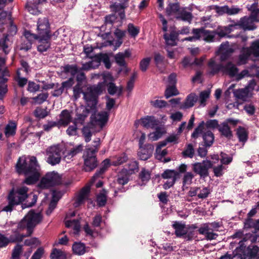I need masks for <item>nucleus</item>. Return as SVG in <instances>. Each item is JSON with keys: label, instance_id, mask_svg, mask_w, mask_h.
Instances as JSON below:
<instances>
[{"label": "nucleus", "instance_id": "1", "mask_svg": "<svg viewBox=\"0 0 259 259\" xmlns=\"http://www.w3.org/2000/svg\"><path fill=\"white\" fill-rule=\"evenodd\" d=\"M104 81L99 82L97 85H94L88 88L87 92H83L82 85L80 83H77L73 89V98L74 101H76L80 95H83V99L86 102L88 106H91L95 107L97 104V96L100 95L105 89V82L108 79L111 78V75L110 73H104L102 75Z\"/></svg>", "mask_w": 259, "mask_h": 259}, {"label": "nucleus", "instance_id": "2", "mask_svg": "<svg viewBox=\"0 0 259 259\" xmlns=\"http://www.w3.org/2000/svg\"><path fill=\"white\" fill-rule=\"evenodd\" d=\"M16 169L19 174H24L27 177L23 183L33 184L39 178V166L35 157H30L28 160L25 156L20 157L16 165Z\"/></svg>", "mask_w": 259, "mask_h": 259}, {"label": "nucleus", "instance_id": "3", "mask_svg": "<svg viewBox=\"0 0 259 259\" xmlns=\"http://www.w3.org/2000/svg\"><path fill=\"white\" fill-rule=\"evenodd\" d=\"M29 196V188L25 186L13 187L8 192L7 196L8 204L1 206V211L11 212L15 206L25 201Z\"/></svg>", "mask_w": 259, "mask_h": 259}, {"label": "nucleus", "instance_id": "4", "mask_svg": "<svg viewBox=\"0 0 259 259\" xmlns=\"http://www.w3.org/2000/svg\"><path fill=\"white\" fill-rule=\"evenodd\" d=\"M41 219L40 213H35L34 211L31 210L18 224V228H26L28 235H30L33 232V228L41 221Z\"/></svg>", "mask_w": 259, "mask_h": 259}, {"label": "nucleus", "instance_id": "5", "mask_svg": "<svg viewBox=\"0 0 259 259\" xmlns=\"http://www.w3.org/2000/svg\"><path fill=\"white\" fill-rule=\"evenodd\" d=\"M64 147L58 144L53 145L46 150L47 162L51 165L59 164L61 160Z\"/></svg>", "mask_w": 259, "mask_h": 259}, {"label": "nucleus", "instance_id": "6", "mask_svg": "<svg viewBox=\"0 0 259 259\" xmlns=\"http://www.w3.org/2000/svg\"><path fill=\"white\" fill-rule=\"evenodd\" d=\"M61 177L54 171L49 172L41 179L38 186L41 188H47L59 184L61 182Z\"/></svg>", "mask_w": 259, "mask_h": 259}, {"label": "nucleus", "instance_id": "7", "mask_svg": "<svg viewBox=\"0 0 259 259\" xmlns=\"http://www.w3.org/2000/svg\"><path fill=\"white\" fill-rule=\"evenodd\" d=\"M84 170L86 171H92L98 165V162L96 153L93 150L86 149L83 155Z\"/></svg>", "mask_w": 259, "mask_h": 259}, {"label": "nucleus", "instance_id": "8", "mask_svg": "<svg viewBox=\"0 0 259 259\" xmlns=\"http://www.w3.org/2000/svg\"><path fill=\"white\" fill-rule=\"evenodd\" d=\"M6 60L0 57V99H2L8 92V87L6 84L8 77L10 76L8 70L6 69L2 70L1 67L5 64Z\"/></svg>", "mask_w": 259, "mask_h": 259}, {"label": "nucleus", "instance_id": "9", "mask_svg": "<svg viewBox=\"0 0 259 259\" xmlns=\"http://www.w3.org/2000/svg\"><path fill=\"white\" fill-rule=\"evenodd\" d=\"M212 164L210 160H203L201 162H195L192 164L193 170L200 177L205 178L208 175V169Z\"/></svg>", "mask_w": 259, "mask_h": 259}, {"label": "nucleus", "instance_id": "10", "mask_svg": "<svg viewBox=\"0 0 259 259\" xmlns=\"http://www.w3.org/2000/svg\"><path fill=\"white\" fill-rule=\"evenodd\" d=\"M37 34L35 36L51 37L50 23L47 18H39L37 24Z\"/></svg>", "mask_w": 259, "mask_h": 259}, {"label": "nucleus", "instance_id": "11", "mask_svg": "<svg viewBox=\"0 0 259 259\" xmlns=\"http://www.w3.org/2000/svg\"><path fill=\"white\" fill-rule=\"evenodd\" d=\"M199 40H203L207 42H213L216 40L214 31H210L204 28H197Z\"/></svg>", "mask_w": 259, "mask_h": 259}, {"label": "nucleus", "instance_id": "12", "mask_svg": "<svg viewBox=\"0 0 259 259\" xmlns=\"http://www.w3.org/2000/svg\"><path fill=\"white\" fill-rule=\"evenodd\" d=\"M255 21L250 17L245 16L241 18L239 21L234 24V26H239L243 29L246 30H253L255 29L256 26L254 23Z\"/></svg>", "mask_w": 259, "mask_h": 259}, {"label": "nucleus", "instance_id": "13", "mask_svg": "<svg viewBox=\"0 0 259 259\" xmlns=\"http://www.w3.org/2000/svg\"><path fill=\"white\" fill-rule=\"evenodd\" d=\"M10 23L8 34L5 36L4 40L0 41V48L3 50L5 54H8L9 52L8 46L6 44L7 40H9L8 36L15 35L17 31V27L15 25L13 24L12 20H10Z\"/></svg>", "mask_w": 259, "mask_h": 259}, {"label": "nucleus", "instance_id": "14", "mask_svg": "<svg viewBox=\"0 0 259 259\" xmlns=\"http://www.w3.org/2000/svg\"><path fill=\"white\" fill-rule=\"evenodd\" d=\"M90 192V186L86 185L80 191L78 195L75 199L74 202V206L75 207H78L83 203L88 198Z\"/></svg>", "mask_w": 259, "mask_h": 259}, {"label": "nucleus", "instance_id": "15", "mask_svg": "<svg viewBox=\"0 0 259 259\" xmlns=\"http://www.w3.org/2000/svg\"><path fill=\"white\" fill-rule=\"evenodd\" d=\"M108 116V113L107 112L102 111L92 115L91 116L92 121L102 128L107 122Z\"/></svg>", "mask_w": 259, "mask_h": 259}, {"label": "nucleus", "instance_id": "16", "mask_svg": "<svg viewBox=\"0 0 259 259\" xmlns=\"http://www.w3.org/2000/svg\"><path fill=\"white\" fill-rule=\"evenodd\" d=\"M223 65L222 64L217 63L214 58H211L208 62L207 74L213 76L220 71L223 72Z\"/></svg>", "mask_w": 259, "mask_h": 259}, {"label": "nucleus", "instance_id": "17", "mask_svg": "<svg viewBox=\"0 0 259 259\" xmlns=\"http://www.w3.org/2000/svg\"><path fill=\"white\" fill-rule=\"evenodd\" d=\"M75 215V212L68 213L65 219V224L66 227L72 228L73 230V234H78L80 230V222L78 220H68L69 217H74Z\"/></svg>", "mask_w": 259, "mask_h": 259}, {"label": "nucleus", "instance_id": "18", "mask_svg": "<svg viewBox=\"0 0 259 259\" xmlns=\"http://www.w3.org/2000/svg\"><path fill=\"white\" fill-rule=\"evenodd\" d=\"M141 125L146 128H155L159 125V121L153 116H146L140 119Z\"/></svg>", "mask_w": 259, "mask_h": 259}, {"label": "nucleus", "instance_id": "19", "mask_svg": "<svg viewBox=\"0 0 259 259\" xmlns=\"http://www.w3.org/2000/svg\"><path fill=\"white\" fill-rule=\"evenodd\" d=\"M220 52L221 53L220 60L221 61H224L231 57L234 52V49L229 46L228 42H226L221 45Z\"/></svg>", "mask_w": 259, "mask_h": 259}, {"label": "nucleus", "instance_id": "20", "mask_svg": "<svg viewBox=\"0 0 259 259\" xmlns=\"http://www.w3.org/2000/svg\"><path fill=\"white\" fill-rule=\"evenodd\" d=\"M76 117L74 119L73 123L83 124L88 116L90 112L89 110L83 106H81L76 109Z\"/></svg>", "mask_w": 259, "mask_h": 259}, {"label": "nucleus", "instance_id": "21", "mask_svg": "<svg viewBox=\"0 0 259 259\" xmlns=\"http://www.w3.org/2000/svg\"><path fill=\"white\" fill-rule=\"evenodd\" d=\"M83 149V146L81 144H79L70 150H67L63 149V156L64 159L68 162V160H71V159L78 153L81 152Z\"/></svg>", "mask_w": 259, "mask_h": 259}, {"label": "nucleus", "instance_id": "22", "mask_svg": "<svg viewBox=\"0 0 259 259\" xmlns=\"http://www.w3.org/2000/svg\"><path fill=\"white\" fill-rule=\"evenodd\" d=\"M38 40L37 51L40 53H43L48 51L50 48L51 37L35 36Z\"/></svg>", "mask_w": 259, "mask_h": 259}, {"label": "nucleus", "instance_id": "23", "mask_svg": "<svg viewBox=\"0 0 259 259\" xmlns=\"http://www.w3.org/2000/svg\"><path fill=\"white\" fill-rule=\"evenodd\" d=\"M23 229H19L18 228V225L17 226V229H13L12 230V234L8 238L10 240V243L21 242L24 237L29 236V235H28L27 231V234L25 235L20 233V231Z\"/></svg>", "mask_w": 259, "mask_h": 259}, {"label": "nucleus", "instance_id": "24", "mask_svg": "<svg viewBox=\"0 0 259 259\" xmlns=\"http://www.w3.org/2000/svg\"><path fill=\"white\" fill-rule=\"evenodd\" d=\"M128 0H121L119 3H114L111 7L116 12H119L120 17L123 19L125 17L124 9L128 6Z\"/></svg>", "mask_w": 259, "mask_h": 259}, {"label": "nucleus", "instance_id": "25", "mask_svg": "<svg viewBox=\"0 0 259 259\" xmlns=\"http://www.w3.org/2000/svg\"><path fill=\"white\" fill-rule=\"evenodd\" d=\"M198 100L197 96L194 93H191L187 96L184 103L180 106L181 109H187L192 107Z\"/></svg>", "mask_w": 259, "mask_h": 259}, {"label": "nucleus", "instance_id": "26", "mask_svg": "<svg viewBox=\"0 0 259 259\" xmlns=\"http://www.w3.org/2000/svg\"><path fill=\"white\" fill-rule=\"evenodd\" d=\"M235 27L234 24H231L228 26L219 27L214 31L215 33V37L218 35L220 37H227L229 38L233 37L234 35H229V34L233 30V28Z\"/></svg>", "mask_w": 259, "mask_h": 259}, {"label": "nucleus", "instance_id": "27", "mask_svg": "<svg viewBox=\"0 0 259 259\" xmlns=\"http://www.w3.org/2000/svg\"><path fill=\"white\" fill-rule=\"evenodd\" d=\"M175 18L178 20L190 23L193 19V15L186 8H182L179 10V13L175 16Z\"/></svg>", "mask_w": 259, "mask_h": 259}, {"label": "nucleus", "instance_id": "28", "mask_svg": "<svg viewBox=\"0 0 259 259\" xmlns=\"http://www.w3.org/2000/svg\"><path fill=\"white\" fill-rule=\"evenodd\" d=\"M72 119L70 112L67 110H63L60 114L58 123L59 125L66 126L71 122Z\"/></svg>", "mask_w": 259, "mask_h": 259}, {"label": "nucleus", "instance_id": "29", "mask_svg": "<svg viewBox=\"0 0 259 259\" xmlns=\"http://www.w3.org/2000/svg\"><path fill=\"white\" fill-rule=\"evenodd\" d=\"M238 71L236 66L231 62H229L223 66V72L228 74L230 77L236 76Z\"/></svg>", "mask_w": 259, "mask_h": 259}, {"label": "nucleus", "instance_id": "30", "mask_svg": "<svg viewBox=\"0 0 259 259\" xmlns=\"http://www.w3.org/2000/svg\"><path fill=\"white\" fill-rule=\"evenodd\" d=\"M101 60V58L99 56H95L94 58L92 59L91 61L83 63L81 69L85 70L95 69L100 65Z\"/></svg>", "mask_w": 259, "mask_h": 259}, {"label": "nucleus", "instance_id": "31", "mask_svg": "<svg viewBox=\"0 0 259 259\" xmlns=\"http://www.w3.org/2000/svg\"><path fill=\"white\" fill-rule=\"evenodd\" d=\"M233 94L237 99L246 101L249 97L248 87L235 90L233 92Z\"/></svg>", "mask_w": 259, "mask_h": 259}, {"label": "nucleus", "instance_id": "32", "mask_svg": "<svg viewBox=\"0 0 259 259\" xmlns=\"http://www.w3.org/2000/svg\"><path fill=\"white\" fill-rule=\"evenodd\" d=\"M250 55L251 54L248 48H243L238 56V59L237 62V65H241L246 64Z\"/></svg>", "mask_w": 259, "mask_h": 259}, {"label": "nucleus", "instance_id": "33", "mask_svg": "<svg viewBox=\"0 0 259 259\" xmlns=\"http://www.w3.org/2000/svg\"><path fill=\"white\" fill-rule=\"evenodd\" d=\"M172 227L175 229V234L178 237H182L184 235H186L187 233V230L184 224L175 222L172 224Z\"/></svg>", "mask_w": 259, "mask_h": 259}, {"label": "nucleus", "instance_id": "34", "mask_svg": "<svg viewBox=\"0 0 259 259\" xmlns=\"http://www.w3.org/2000/svg\"><path fill=\"white\" fill-rule=\"evenodd\" d=\"M111 158L112 165L114 166H118L121 165L126 162L128 159L127 156L124 153H122L121 154L117 155L115 157H112Z\"/></svg>", "mask_w": 259, "mask_h": 259}, {"label": "nucleus", "instance_id": "35", "mask_svg": "<svg viewBox=\"0 0 259 259\" xmlns=\"http://www.w3.org/2000/svg\"><path fill=\"white\" fill-rule=\"evenodd\" d=\"M16 123L13 121H10L5 127V135L6 137L8 138L14 136L16 134Z\"/></svg>", "mask_w": 259, "mask_h": 259}, {"label": "nucleus", "instance_id": "36", "mask_svg": "<svg viewBox=\"0 0 259 259\" xmlns=\"http://www.w3.org/2000/svg\"><path fill=\"white\" fill-rule=\"evenodd\" d=\"M111 160L110 159H105L102 163V167L100 168V170L97 171L95 175L93 176L92 180L95 181V180L99 177L101 175H102L107 169V168L110 165H112Z\"/></svg>", "mask_w": 259, "mask_h": 259}, {"label": "nucleus", "instance_id": "37", "mask_svg": "<svg viewBox=\"0 0 259 259\" xmlns=\"http://www.w3.org/2000/svg\"><path fill=\"white\" fill-rule=\"evenodd\" d=\"M237 137L240 142L244 144L248 139V132L244 127L239 126L236 131Z\"/></svg>", "mask_w": 259, "mask_h": 259}, {"label": "nucleus", "instance_id": "38", "mask_svg": "<svg viewBox=\"0 0 259 259\" xmlns=\"http://www.w3.org/2000/svg\"><path fill=\"white\" fill-rule=\"evenodd\" d=\"M51 259H66V253L60 249L54 248L50 254Z\"/></svg>", "mask_w": 259, "mask_h": 259}, {"label": "nucleus", "instance_id": "39", "mask_svg": "<svg viewBox=\"0 0 259 259\" xmlns=\"http://www.w3.org/2000/svg\"><path fill=\"white\" fill-rule=\"evenodd\" d=\"M181 9L178 3L169 4L166 8V13L168 15H174L176 16Z\"/></svg>", "mask_w": 259, "mask_h": 259}, {"label": "nucleus", "instance_id": "40", "mask_svg": "<svg viewBox=\"0 0 259 259\" xmlns=\"http://www.w3.org/2000/svg\"><path fill=\"white\" fill-rule=\"evenodd\" d=\"M72 250L74 253L79 255H82L85 252L84 245L80 242L74 243L72 245Z\"/></svg>", "mask_w": 259, "mask_h": 259}, {"label": "nucleus", "instance_id": "41", "mask_svg": "<svg viewBox=\"0 0 259 259\" xmlns=\"http://www.w3.org/2000/svg\"><path fill=\"white\" fill-rule=\"evenodd\" d=\"M177 37V35L174 32L171 33L169 35H168L166 33L164 34V38L167 46H176Z\"/></svg>", "mask_w": 259, "mask_h": 259}, {"label": "nucleus", "instance_id": "42", "mask_svg": "<svg viewBox=\"0 0 259 259\" xmlns=\"http://www.w3.org/2000/svg\"><path fill=\"white\" fill-rule=\"evenodd\" d=\"M219 130L222 135L228 138H230L232 136L230 128L226 123L221 124Z\"/></svg>", "mask_w": 259, "mask_h": 259}, {"label": "nucleus", "instance_id": "43", "mask_svg": "<svg viewBox=\"0 0 259 259\" xmlns=\"http://www.w3.org/2000/svg\"><path fill=\"white\" fill-rule=\"evenodd\" d=\"M203 139L205 145L207 147H210L213 142L214 136L212 133L208 131L203 134Z\"/></svg>", "mask_w": 259, "mask_h": 259}, {"label": "nucleus", "instance_id": "44", "mask_svg": "<svg viewBox=\"0 0 259 259\" xmlns=\"http://www.w3.org/2000/svg\"><path fill=\"white\" fill-rule=\"evenodd\" d=\"M152 150H147L140 147V150L138 151V155L140 159L146 160L149 158L151 156Z\"/></svg>", "mask_w": 259, "mask_h": 259}, {"label": "nucleus", "instance_id": "45", "mask_svg": "<svg viewBox=\"0 0 259 259\" xmlns=\"http://www.w3.org/2000/svg\"><path fill=\"white\" fill-rule=\"evenodd\" d=\"M247 48L251 55L254 57H259V39L252 42L251 46Z\"/></svg>", "mask_w": 259, "mask_h": 259}, {"label": "nucleus", "instance_id": "46", "mask_svg": "<svg viewBox=\"0 0 259 259\" xmlns=\"http://www.w3.org/2000/svg\"><path fill=\"white\" fill-rule=\"evenodd\" d=\"M194 149L191 144H188L182 154L184 158H192L194 155Z\"/></svg>", "mask_w": 259, "mask_h": 259}, {"label": "nucleus", "instance_id": "47", "mask_svg": "<svg viewBox=\"0 0 259 259\" xmlns=\"http://www.w3.org/2000/svg\"><path fill=\"white\" fill-rule=\"evenodd\" d=\"M129 181L128 175L125 171H122L118 176L117 182L119 185H124Z\"/></svg>", "mask_w": 259, "mask_h": 259}, {"label": "nucleus", "instance_id": "48", "mask_svg": "<svg viewBox=\"0 0 259 259\" xmlns=\"http://www.w3.org/2000/svg\"><path fill=\"white\" fill-rule=\"evenodd\" d=\"M198 198L205 199L207 198L211 193V190L208 187H199Z\"/></svg>", "mask_w": 259, "mask_h": 259}, {"label": "nucleus", "instance_id": "49", "mask_svg": "<svg viewBox=\"0 0 259 259\" xmlns=\"http://www.w3.org/2000/svg\"><path fill=\"white\" fill-rule=\"evenodd\" d=\"M63 71L74 76L78 72V67L76 65H67L63 67Z\"/></svg>", "mask_w": 259, "mask_h": 259}, {"label": "nucleus", "instance_id": "50", "mask_svg": "<svg viewBox=\"0 0 259 259\" xmlns=\"http://www.w3.org/2000/svg\"><path fill=\"white\" fill-rule=\"evenodd\" d=\"M178 94L179 92L177 90L176 86L168 85L165 91V97L166 99Z\"/></svg>", "mask_w": 259, "mask_h": 259}, {"label": "nucleus", "instance_id": "51", "mask_svg": "<svg viewBox=\"0 0 259 259\" xmlns=\"http://www.w3.org/2000/svg\"><path fill=\"white\" fill-rule=\"evenodd\" d=\"M56 193L54 192L53 194V199L51 200V201L49 204V208H48V210L47 211V214L48 215H50L52 213V212L53 211V210L55 208V207H56L57 203V201L59 200V198L56 197Z\"/></svg>", "mask_w": 259, "mask_h": 259}, {"label": "nucleus", "instance_id": "52", "mask_svg": "<svg viewBox=\"0 0 259 259\" xmlns=\"http://www.w3.org/2000/svg\"><path fill=\"white\" fill-rule=\"evenodd\" d=\"M210 93L209 91H204L200 93L199 101L201 106L204 107L205 106V102L209 98Z\"/></svg>", "mask_w": 259, "mask_h": 259}, {"label": "nucleus", "instance_id": "53", "mask_svg": "<svg viewBox=\"0 0 259 259\" xmlns=\"http://www.w3.org/2000/svg\"><path fill=\"white\" fill-rule=\"evenodd\" d=\"M155 128L156 129V131L150 133L148 136L149 138L152 141H156L159 139L161 138L163 133V132L161 131V129L158 127V126Z\"/></svg>", "mask_w": 259, "mask_h": 259}, {"label": "nucleus", "instance_id": "54", "mask_svg": "<svg viewBox=\"0 0 259 259\" xmlns=\"http://www.w3.org/2000/svg\"><path fill=\"white\" fill-rule=\"evenodd\" d=\"M150 103L153 107L156 108H162L167 105V102L164 100L158 99L151 100Z\"/></svg>", "mask_w": 259, "mask_h": 259}, {"label": "nucleus", "instance_id": "55", "mask_svg": "<svg viewBox=\"0 0 259 259\" xmlns=\"http://www.w3.org/2000/svg\"><path fill=\"white\" fill-rule=\"evenodd\" d=\"M48 93H42L39 94L36 97H34L33 98V100L34 101L35 103L38 104H41L47 100V98H48Z\"/></svg>", "mask_w": 259, "mask_h": 259}, {"label": "nucleus", "instance_id": "56", "mask_svg": "<svg viewBox=\"0 0 259 259\" xmlns=\"http://www.w3.org/2000/svg\"><path fill=\"white\" fill-rule=\"evenodd\" d=\"M128 165V169L125 170L128 174H132L138 170V163L136 161H130Z\"/></svg>", "mask_w": 259, "mask_h": 259}, {"label": "nucleus", "instance_id": "57", "mask_svg": "<svg viewBox=\"0 0 259 259\" xmlns=\"http://www.w3.org/2000/svg\"><path fill=\"white\" fill-rule=\"evenodd\" d=\"M37 5L38 4L36 2H34V4L28 3L26 5V9L30 13L33 15H36L39 13L37 6Z\"/></svg>", "mask_w": 259, "mask_h": 259}, {"label": "nucleus", "instance_id": "58", "mask_svg": "<svg viewBox=\"0 0 259 259\" xmlns=\"http://www.w3.org/2000/svg\"><path fill=\"white\" fill-rule=\"evenodd\" d=\"M127 30L132 37H135L140 32V28L134 26L133 24L130 23L128 25Z\"/></svg>", "mask_w": 259, "mask_h": 259}, {"label": "nucleus", "instance_id": "59", "mask_svg": "<svg viewBox=\"0 0 259 259\" xmlns=\"http://www.w3.org/2000/svg\"><path fill=\"white\" fill-rule=\"evenodd\" d=\"M194 176L191 172H187L183 178V186L190 185L192 183Z\"/></svg>", "mask_w": 259, "mask_h": 259}, {"label": "nucleus", "instance_id": "60", "mask_svg": "<svg viewBox=\"0 0 259 259\" xmlns=\"http://www.w3.org/2000/svg\"><path fill=\"white\" fill-rule=\"evenodd\" d=\"M83 136L84 138L85 141L88 143L91 140L92 134L89 126H84L82 130Z\"/></svg>", "mask_w": 259, "mask_h": 259}, {"label": "nucleus", "instance_id": "61", "mask_svg": "<svg viewBox=\"0 0 259 259\" xmlns=\"http://www.w3.org/2000/svg\"><path fill=\"white\" fill-rule=\"evenodd\" d=\"M34 114L37 118H44L47 116L48 112L46 110L38 107L34 110Z\"/></svg>", "mask_w": 259, "mask_h": 259}, {"label": "nucleus", "instance_id": "62", "mask_svg": "<svg viewBox=\"0 0 259 259\" xmlns=\"http://www.w3.org/2000/svg\"><path fill=\"white\" fill-rule=\"evenodd\" d=\"M140 177L143 182H147L150 179V172L148 170L143 169L140 172Z\"/></svg>", "mask_w": 259, "mask_h": 259}, {"label": "nucleus", "instance_id": "63", "mask_svg": "<svg viewBox=\"0 0 259 259\" xmlns=\"http://www.w3.org/2000/svg\"><path fill=\"white\" fill-rule=\"evenodd\" d=\"M151 61V58L149 57L145 58L142 59L140 63V69L145 72L147 69Z\"/></svg>", "mask_w": 259, "mask_h": 259}, {"label": "nucleus", "instance_id": "64", "mask_svg": "<svg viewBox=\"0 0 259 259\" xmlns=\"http://www.w3.org/2000/svg\"><path fill=\"white\" fill-rule=\"evenodd\" d=\"M45 253L44 248L39 247L33 253L30 259H41Z\"/></svg>", "mask_w": 259, "mask_h": 259}]
</instances>
